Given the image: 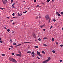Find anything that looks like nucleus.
<instances>
[{"label":"nucleus","mask_w":63,"mask_h":63,"mask_svg":"<svg viewBox=\"0 0 63 63\" xmlns=\"http://www.w3.org/2000/svg\"><path fill=\"white\" fill-rule=\"evenodd\" d=\"M56 45H58V43H57V42H56Z\"/></svg>","instance_id":"nucleus-46"},{"label":"nucleus","mask_w":63,"mask_h":63,"mask_svg":"<svg viewBox=\"0 0 63 63\" xmlns=\"http://www.w3.org/2000/svg\"><path fill=\"white\" fill-rule=\"evenodd\" d=\"M20 45H21V44H19L18 45H17V46H20Z\"/></svg>","instance_id":"nucleus-35"},{"label":"nucleus","mask_w":63,"mask_h":63,"mask_svg":"<svg viewBox=\"0 0 63 63\" xmlns=\"http://www.w3.org/2000/svg\"><path fill=\"white\" fill-rule=\"evenodd\" d=\"M34 47H35L37 48H38V47L37 46H35Z\"/></svg>","instance_id":"nucleus-14"},{"label":"nucleus","mask_w":63,"mask_h":63,"mask_svg":"<svg viewBox=\"0 0 63 63\" xmlns=\"http://www.w3.org/2000/svg\"><path fill=\"white\" fill-rule=\"evenodd\" d=\"M27 11H26L25 12H23V14H24V13H27Z\"/></svg>","instance_id":"nucleus-15"},{"label":"nucleus","mask_w":63,"mask_h":63,"mask_svg":"<svg viewBox=\"0 0 63 63\" xmlns=\"http://www.w3.org/2000/svg\"><path fill=\"white\" fill-rule=\"evenodd\" d=\"M50 1V0H47V2H49V1Z\"/></svg>","instance_id":"nucleus-42"},{"label":"nucleus","mask_w":63,"mask_h":63,"mask_svg":"<svg viewBox=\"0 0 63 63\" xmlns=\"http://www.w3.org/2000/svg\"><path fill=\"white\" fill-rule=\"evenodd\" d=\"M2 55L3 56H5V54H2Z\"/></svg>","instance_id":"nucleus-18"},{"label":"nucleus","mask_w":63,"mask_h":63,"mask_svg":"<svg viewBox=\"0 0 63 63\" xmlns=\"http://www.w3.org/2000/svg\"><path fill=\"white\" fill-rule=\"evenodd\" d=\"M17 47V45L16 46H15V47Z\"/></svg>","instance_id":"nucleus-57"},{"label":"nucleus","mask_w":63,"mask_h":63,"mask_svg":"<svg viewBox=\"0 0 63 63\" xmlns=\"http://www.w3.org/2000/svg\"><path fill=\"white\" fill-rule=\"evenodd\" d=\"M16 43L14 42V43H13V45H16Z\"/></svg>","instance_id":"nucleus-16"},{"label":"nucleus","mask_w":63,"mask_h":63,"mask_svg":"<svg viewBox=\"0 0 63 63\" xmlns=\"http://www.w3.org/2000/svg\"><path fill=\"white\" fill-rule=\"evenodd\" d=\"M60 62H62V60H60Z\"/></svg>","instance_id":"nucleus-50"},{"label":"nucleus","mask_w":63,"mask_h":63,"mask_svg":"<svg viewBox=\"0 0 63 63\" xmlns=\"http://www.w3.org/2000/svg\"><path fill=\"white\" fill-rule=\"evenodd\" d=\"M16 55L17 56H20V57H21V54L20 55H19V54H16Z\"/></svg>","instance_id":"nucleus-7"},{"label":"nucleus","mask_w":63,"mask_h":63,"mask_svg":"<svg viewBox=\"0 0 63 63\" xmlns=\"http://www.w3.org/2000/svg\"><path fill=\"white\" fill-rule=\"evenodd\" d=\"M0 9H1V10H3L4 9V8H1L0 7Z\"/></svg>","instance_id":"nucleus-23"},{"label":"nucleus","mask_w":63,"mask_h":63,"mask_svg":"<svg viewBox=\"0 0 63 63\" xmlns=\"http://www.w3.org/2000/svg\"><path fill=\"white\" fill-rule=\"evenodd\" d=\"M36 58H37L38 59L39 58V57H38V56H37V57Z\"/></svg>","instance_id":"nucleus-60"},{"label":"nucleus","mask_w":63,"mask_h":63,"mask_svg":"<svg viewBox=\"0 0 63 63\" xmlns=\"http://www.w3.org/2000/svg\"><path fill=\"white\" fill-rule=\"evenodd\" d=\"M33 37H34V38H36V34L35 33H34L33 34Z\"/></svg>","instance_id":"nucleus-4"},{"label":"nucleus","mask_w":63,"mask_h":63,"mask_svg":"<svg viewBox=\"0 0 63 63\" xmlns=\"http://www.w3.org/2000/svg\"><path fill=\"white\" fill-rule=\"evenodd\" d=\"M60 46H61V47H62V46H63V45H60Z\"/></svg>","instance_id":"nucleus-39"},{"label":"nucleus","mask_w":63,"mask_h":63,"mask_svg":"<svg viewBox=\"0 0 63 63\" xmlns=\"http://www.w3.org/2000/svg\"><path fill=\"white\" fill-rule=\"evenodd\" d=\"M28 53H31V51H28L27 52Z\"/></svg>","instance_id":"nucleus-11"},{"label":"nucleus","mask_w":63,"mask_h":63,"mask_svg":"<svg viewBox=\"0 0 63 63\" xmlns=\"http://www.w3.org/2000/svg\"><path fill=\"white\" fill-rule=\"evenodd\" d=\"M9 60L11 61L14 62V63H16L17 61L15 59H13L12 58H9Z\"/></svg>","instance_id":"nucleus-2"},{"label":"nucleus","mask_w":63,"mask_h":63,"mask_svg":"<svg viewBox=\"0 0 63 63\" xmlns=\"http://www.w3.org/2000/svg\"><path fill=\"white\" fill-rule=\"evenodd\" d=\"M12 55H14L15 54V53H12Z\"/></svg>","instance_id":"nucleus-26"},{"label":"nucleus","mask_w":63,"mask_h":63,"mask_svg":"<svg viewBox=\"0 0 63 63\" xmlns=\"http://www.w3.org/2000/svg\"><path fill=\"white\" fill-rule=\"evenodd\" d=\"M38 59H40L41 58H40L39 57L38 58Z\"/></svg>","instance_id":"nucleus-62"},{"label":"nucleus","mask_w":63,"mask_h":63,"mask_svg":"<svg viewBox=\"0 0 63 63\" xmlns=\"http://www.w3.org/2000/svg\"><path fill=\"white\" fill-rule=\"evenodd\" d=\"M34 2H36V0H34Z\"/></svg>","instance_id":"nucleus-49"},{"label":"nucleus","mask_w":63,"mask_h":63,"mask_svg":"<svg viewBox=\"0 0 63 63\" xmlns=\"http://www.w3.org/2000/svg\"><path fill=\"white\" fill-rule=\"evenodd\" d=\"M11 3H13V0H11Z\"/></svg>","instance_id":"nucleus-47"},{"label":"nucleus","mask_w":63,"mask_h":63,"mask_svg":"<svg viewBox=\"0 0 63 63\" xmlns=\"http://www.w3.org/2000/svg\"><path fill=\"white\" fill-rule=\"evenodd\" d=\"M42 53H44V54H45L46 53L44 51H42Z\"/></svg>","instance_id":"nucleus-13"},{"label":"nucleus","mask_w":63,"mask_h":63,"mask_svg":"<svg viewBox=\"0 0 63 63\" xmlns=\"http://www.w3.org/2000/svg\"><path fill=\"white\" fill-rule=\"evenodd\" d=\"M24 43H30V42H25L23 43V44H24Z\"/></svg>","instance_id":"nucleus-10"},{"label":"nucleus","mask_w":63,"mask_h":63,"mask_svg":"<svg viewBox=\"0 0 63 63\" xmlns=\"http://www.w3.org/2000/svg\"><path fill=\"white\" fill-rule=\"evenodd\" d=\"M18 54L19 55H20V54H21H21Z\"/></svg>","instance_id":"nucleus-52"},{"label":"nucleus","mask_w":63,"mask_h":63,"mask_svg":"<svg viewBox=\"0 0 63 63\" xmlns=\"http://www.w3.org/2000/svg\"><path fill=\"white\" fill-rule=\"evenodd\" d=\"M15 22H14L12 24H13L14 25V24H15Z\"/></svg>","instance_id":"nucleus-53"},{"label":"nucleus","mask_w":63,"mask_h":63,"mask_svg":"<svg viewBox=\"0 0 63 63\" xmlns=\"http://www.w3.org/2000/svg\"><path fill=\"white\" fill-rule=\"evenodd\" d=\"M43 39L44 40H46V39H47V38L46 37L44 38H43Z\"/></svg>","instance_id":"nucleus-33"},{"label":"nucleus","mask_w":63,"mask_h":63,"mask_svg":"<svg viewBox=\"0 0 63 63\" xmlns=\"http://www.w3.org/2000/svg\"><path fill=\"white\" fill-rule=\"evenodd\" d=\"M53 21H54V22L55 21H56V19H53L52 20Z\"/></svg>","instance_id":"nucleus-20"},{"label":"nucleus","mask_w":63,"mask_h":63,"mask_svg":"<svg viewBox=\"0 0 63 63\" xmlns=\"http://www.w3.org/2000/svg\"><path fill=\"white\" fill-rule=\"evenodd\" d=\"M22 14L20 15V16H22Z\"/></svg>","instance_id":"nucleus-63"},{"label":"nucleus","mask_w":63,"mask_h":63,"mask_svg":"<svg viewBox=\"0 0 63 63\" xmlns=\"http://www.w3.org/2000/svg\"><path fill=\"white\" fill-rule=\"evenodd\" d=\"M15 17H13V18H15Z\"/></svg>","instance_id":"nucleus-56"},{"label":"nucleus","mask_w":63,"mask_h":63,"mask_svg":"<svg viewBox=\"0 0 63 63\" xmlns=\"http://www.w3.org/2000/svg\"><path fill=\"white\" fill-rule=\"evenodd\" d=\"M7 31L8 32H10V30L9 29H8L7 30Z\"/></svg>","instance_id":"nucleus-19"},{"label":"nucleus","mask_w":63,"mask_h":63,"mask_svg":"<svg viewBox=\"0 0 63 63\" xmlns=\"http://www.w3.org/2000/svg\"><path fill=\"white\" fill-rule=\"evenodd\" d=\"M45 18L46 20L49 19L48 23H49L50 21V18H49V15H46L45 16Z\"/></svg>","instance_id":"nucleus-1"},{"label":"nucleus","mask_w":63,"mask_h":63,"mask_svg":"<svg viewBox=\"0 0 63 63\" xmlns=\"http://www.w3.org/2000/svg\"><path fill=\"white\" fill-rule=\"evenodd\" d=\"M37 54L39 55L40 54V52H38V51H37Z\"/></svg>","instance_id":"nucleus-8"},{"label":"nucleus","mask_w":63,"mask_h":63,"mask_svg":"<svg viewBox=\"0 0 63 63\" xmlns=\"http://www.w3.org/2000/svg\"><path fill=\"white\" fill-rule=\"evenodd\" d=\"M38 40L39 41H41V38H40L38 39Z\"/></svg>","instance_id":"nucleus-31"},{"label":"nucleus","mask_w":63,"mask_h":63,"mask_svg":"<svg viewBox=\"0 0 63 63\" xmlns=\"http://www.w3.org/2000/svg\"><path fill=\"white\" fill-rule=\"evenodd\" d=\"M12 40L11 39L10 40V42H11V43H12Z\"/></svg>","instance_id":"nucleus-41"},{"label":"nucleus","mask_w":63,"mask_h":63,"mask_svg":"<svg viewBox=\"0 0 63 63\" xmlns=\"http://www.w3.org/2000/svg\"><path fill=\"white\" fill-rule=\"evenodd\" d=\"M51 0L53 2L54 1V0Z\"/></svg>","instance_id":"nucleus-61"},{"label":"nucleus","mask_w":63,"mask_h":63,"mask_svg":"<svg viewBox=\"0 0 63 63\" xmlns=\"http://www.w3.org/2000/svg\"><path fill=\"white\" fill-rule=\"evenodd\" d=\"M43 46H45V47H47V45L46 44H44L43 45Z\"/></svg>","instance_id":"nucleus-30"},{"label":"nucleus","mask_w":63,"mask_h":63,"mask_svg":"<svg viewBox=\"0 0 63 63\" xmlns=\"http://www.w3.org/2000/svg\"><path fill=\"white\" fill-rule=\"evenodd\" d=\"M13 20H10V21H11V22L13 21Z\"/></svg>","instance_id":"nucleus-55"},{"label":"nucleus","mask_w":63,"mask_h":63,"mask_svg":"<svg viewBox=\"0 0 63 63\" xmlns=\"http://www.w3.org/2000/svg\"><path fill=\"white\" fill-rule=\"evenodd\" d=\"M10 47H12V48H13V46H10Z\"/></svg>","instance_id":"nucleus-58"},{"label":"nucleus","mask_w":63,"mask_h":63,"mask_svg":"<svg viewBox=\"0 0 63 63\" xmlns=\"http://www.w3.org/2000/svg\"><path fill=\"white\" fill-rule=\"evenodd\" d=\"M50 59V57H49L47 60V61H49Z\"/></svg>","instance_id":"nucleus-9"},{"label":"nucleus","mask_w":63,"mask_h":63,"mask_svg":"<svg viewBox=\"0 0 63 63\" xmlns=\"http://www.w3.org/2000/svg\"><path fill=\"white\" fill-rule=\"evenodd\" d=\"M32 54H35V53H34V52H32Z\"/></svg>","instance_id":"nucleus-21"},{"label":"nucleus","mask_w":63,"mask_h":63,"mask_svg":"<svg viewBox=\"0 0 63 63\" xmlns=\"http://www.w3.org/2000/svg\"><path fill=\"white\" fill-rule=\"evenodd\" d=\"M39 6L38 5H37L36 6V7H39Z\"/></svg>","instance_id":"nucleus-51"},{"label":"nucleus","mask_w":63,"mask_h":63,"mask_svg":"<svg viewBox=\"0 0 63 63\" xmlns=\"http://www.w3.org/2000/svg\"><path fill=\"white\" fill-rule=\"evenodd\" d=\"M0 42L1 43H3V41H0Z\"/></svg>","instance_id":"nucleus-43"},{"label":"nucleus","mask_w":63,"mask_h":63,"mask_svg":"<svg viewBox=\"0 0 63 63\" xmlns=\"http://www.w3.org/2000/svg\"><path fill=\"white\" fill-rule=\"evenodd\" d=\"M52 28V26H51L50 27V29H51Z\"/></svg>","instance_id":"nucleus-25"},{"label":"nucleus","mask_w":63,"mask_h":63,"mask_svg":"<svg viewBox=\"0 0 63 63\" xmlns=\"http://www.w3.org/2000/svg\"><path fill=\"white\" fill-rule=\"evenodd\" d=\"M35 18H36V19H38V17H36Z\"/></svg>","instance_id":"nucleus-54"},{"label":"nucleus","mask_w":63,"mask_h":63,"mask_svg":"<svg viewBox=\"0 0 63 63\" xmlns=\"http://www.w3.org/2000/svg\"><path fill=\"white\" fill-rule=\"evenodd\" d=\"M7 18H9V17H7Z\"/></svg>","instance_id":"nucleus-64"},{"label":"nucleus","mask_w":63,"mask_h":63,"mask_svg":"<svg viewBox=\"0 0 63 63\" xmlns=\"http://www.w3.org/2000/svg\"><path fill=\"white\" fill-rule=\"evenodd\" d=\"M48 61H47V60H46L44 61H43V63H47Z\"/></svg>","instance_id":"nucleus-5"},{"label":"nucleus","mask_w":63,"mask_h":63,"mask_svg":"<svg viewBox=\"0 0 63 63\" xmlns=\"http://www.w3.org/2000/svg\"><path fill=\"white\" fill-rule=\"evenodd\" d=\"M14 32H15L14 31H13V32H12V33H14Z\"/></svg>","instance_id":"nucleus-40"},{"label":"nucleus","mask_w":63,"mask_h":63,"mask_svg":"<svg viewBox=\"0 0 63 63\" xmlns=\"http://www.w3.org/2000/svg\"><path fill=\"white\" fill-rule=\"evenodd\" d=\"M4 0V5H6V3H7V0Z\"/></svg>","instance_id":"nucleus-3"},{"label":"nucleus","mask_w":63,"mask_h":63,"mask_svg":"<svg viewBox=\"0 0 63 63\" xmlns=\"http://www.w3.org/2000/svg\"><path fill=\"white\" fill-rule=\"evenodd\" d=\"M12 7H12V8H15V6H12Z\"/></svg>","instance_id":"nucleus-44"},{"label":"nucleus","mask_w":63,"mask_h":63,"mask_svg":"<svg viewBox=\"0 0 63 63\" xmlns=\"http://www.w3.org/2000/svg\"><path fill=\"white\" fill-rule=\"evenodd\" d=\"M45 4L44 2H43L42 3V4L43 5H45Z\"/></svg>","instance_id":"nucleus-37"},{"label":"nucleus","mask_w":63,"mask_h":63,"mask_svg":"<svg viewBox=\"0 0 63 63\" xmlns=\"http://www.w3.org/2000/svg\"><path fill=\"white\" fill-rule=\"evenodd\" d=\"M2 1L3 3L4 4L5 2H4V1H3V0H2Z\"/></svg>","instance_id":"nucleus-36"},{"label":"nucleus","mask_w":63,"mask_h":63,"mask_svg":"<svg viewBox=\"0 0 63 63\" xmlns=\"http://www.w3.org/2000/svg\"><path fill=\"white\" fill-rule=\"evenodd\" d=\"M9 50H11V48H9Z\"/></svg>","instance_id":"nucleus-59"},{"label":"nucleus","mask_w":63,"mask_h":63,"mask_svg":"<svg viewBox=\"0 0 63 63\" xmlns=\"http://www.w3.org/2000/svg\"><path fill=\"white\" fill-rule=\"evenodd\" d=\"M18 52L19 54H21V52H20V51H18Z\"/></svg>","instance_id":"nucleus-27"},{"label":"nucleus","mask_w":63,"mask_h":63,"mask_svg":"<svg viewBox=\"0 0 63 63\" xmlns=\"http://www.w3.org/2000/svg\"><path fill=\"white\" fill-rule=\"evenodd\" d=\"M39 56H41V57H42V55L41 54H39V55H38Z\"/></svg>","instance_id":"nucleus-22"},{"label":"nucleus","mask_w":63,"mask_h":63,"mask_svg":"<svg viewBox=\"0 0 63 63\" xmlns=\"http://www.w3.org/2000/svg\"><path fill=\"white\" fill-rule=\"evenodd\" d=\"M61 14H62V15H63V12H61Z\"/></svg>","instance_id":"nucleus-45"},{"label":"nucleus","mask_w":63,"mask_h":63,"mask_svg":"<svg viewBox=\"0 0 63 63\" xmlns=\"http://www.w3.org/2000/svg\"><path fill=\"white\" fill-rule=\"evenodd\" d=\"M52 41H54V38H52Z\"/></svg>","instance_id":"nucleus-24"},{"label":"nucleus","mask_w":63,"mask_h":63,"mask_svg":"<svg viewBox=\"0 0 63 63\" xmlns=\"http://www.w3.org/2000/svg\"><path fill=\"white\" fill-rule=\"evenodd\" d=\"M52 52H53V53H55V51L54 50H53Z\"/></svg>","instance_id":"nucleus-29"},{"label":"nucleus","mask_w":63,"mask_h":63,"mask_svg":"<svg viewBox=\"0 0 63 63\" xmlns=\"http://www.w3.org/2000/svg\"><path fill=\"white\" fill-rule=\"evenodd\" d=\"M12 15H13V16H15V13H14L13 14H12Z\"/></svg>","instance_id":"nucleus-32"},{"label":"nucleus","mask_w":63,"mask_h":63,"mask_svg":"<svg viewBox=\"0 0 63 63\" xmlns=\"http://www.w3.org/2000/svg\"><path fill=\"white\" fill-rule=\"evenodd\" d=\"M45 24L44 25H42V26H40V27H41V28H42V27H44V26H45Z\"/></svg>","instance_id":"nucleus-6"},{"label":"nucleus","mask_w":63,"mask_h":63,"mask_svg":"<svg viewBox=\"0 0 63 63\" xmlns=\"http://www.w3.org/2000/svg\"><path fill=\"white\" fill-rule=\"evenodd\" d=\"M15 3H14L12 5V7L14 6H15Z\"/></svg>","instance_id":"nucleus-12"},{"label":"nucleus","mask_w":63,"mask_h":63,"mask_svg":"<svg viewBox=\"0 0 63 63\" xmlns=\"http://www.w3.org/2000/svg\"><path fill=\"white\" fill-rule=\"evenodd\" d=\"M58 16H61V15L60 14H58Z\"/></svg>","instance_id":"nucleus-17"},{"label":"nucleus","mask_w":63,"mask_h":63,"mask_svg":"<svg viewBox=\"0 0 63 63\" xmlns=\"http://www.w3.org/2000/svg\"><path fill=\"white\" fill-rule=\"evenodd\" d=\"M34 55H35V54H32V57H34Z\"/></svg>","instance_id":"nucleus-34"},{"label":"nucleus","mask_w":63,"mask_h":63,"mask_svg":"<svg viewBox=\"0 0 63 63\" xmlns=\"http://www.w3.org/2000/svg\"><path fill=\"white\" fill-rule=\"evenodd\" d=\"M18 15V16H20V14H19V13H18L17 14Z\"/></svg>","instance_id":"nucleus-38"},{"label":"nucleus","mask_w":63,"mask_h":63,"mask_svg":"<svg viewBox=\"0 0 63 63\" xmlns=\"http://www.w3.org/2000/svg\"><path fill=\"white\" fill-rule=\"evenodd\" d=\"M43 31H45L46 29H43Z\"/></svg>","instance_id":"nucleus-48"},{"label":"nucleus","mask_w":63,"mask_h":63,"mask_svg":"<svg viewBox=\"0 0 63 63\" xmlns=\"http://www.w3.org/2000/svg\"><path fill=\"white\" fill-rule=\"evenodd\" d=\"M56 14H57V15H58V14H59V13L58 12H57L56 13Z\"/></svg>","instance_id":"nucleus-28"}]
</instances>
